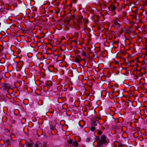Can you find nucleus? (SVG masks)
<instances>
[{
	"mask_svg": "<svg viewBox=\"0 0 147 147\" xmlns=\"http://www.w3.org/2000/svg\"><path fill=\"white\" fill-rule=\"evenodd\" d=\"M88 22V20L83 18L82 16H79L77 20V24L75 26L74 28L77 30L82 28V25L84 24L87 23Z\"/></svg>",
	"mask_w": 147,
	"mask_h": 147,
	"instance_id": "1",
	"label": "nucleus"
},
{
	"mask_svg": "<svg viewBox=\"0 0 147 147\" xmlns=\"http://www.w3.org/2000/svg\"><path fill=\"white\" fill-rule=\"evenodd\" d=\"M1 87L0 89H2L4 91H7L8 93V90L11 88L10 86L8 85L7 83H2L1 85Z\"/></svg>",
	"mask_w": 147,
	"mask_h": 147,
	"instance_id": "2",
	"label": "nucleus"
},
{
	"mask_svg": "<svg viewBox=\"0 0 147 147\" xmlns=\"http://www.w3.org/2000/svg\"><path fill=\"white\" fill-rule=\"evenodd\" d=\"M67 142L71 146L76 147L78 146V143L76 141H73L71 140H68Z\"/></svg>",
	"mask_w": 147,
	"mask_h": 147,
	"instance_id": "3",
	"label": "nucleus"
},
{
	"mask_svg": "<svg viewBox=\"0 0 147 147\" xmlns=\"http://www.w3.org/2000/svg\"><path fill=\"white\" fill-rule=\"evenodd\" d=\"M100 139V141H99V142H100L102 144V145L104 143H107L109 142H108L107 141V140H106L107 137L105 135H102Z\"/></svg>",
	"mask_w": 147,
	"mask_h": 147,
	"instance_id": "4",
	"label": "nucleus"
},
{
	"mask_svg": "<svg viewBox=\"0 0 147 147\" xmlns=\"http://www.w3.org/2000/svg\"><path fill=\"white\" fill-rule=\"evenodd\" d=\"M91 124L92 126L96 127H99L100 125L98 120H93L91 123Z\"/></svg>",
	"mask_w": 147,
	"mask_h": 147,
	"instance_id": "5",
	"label": "nucleus"
},
{
	"mask_svg": "<svg viewBox=\"0 0 147 147\" xmlns=\"http://www.w3.org/2000/svg\"><path fill=\"white\" fill-rule=\"evenodd\" d=\"M108 8L110 11L113 12L115 13V14H116V13L115 11L116 8V7L115 5L111 4L110 5V6L108 7Z\"/></svg>",
	"mask_w": 147,
	"mask_h": 147,
	"instance_id": "6",
	"label": "nucleus"
},
{
	"mask_svg": "<svg viewBox=\"0 0 147 147\" xmlns=\"http://www.w3.org/2000/svg\"><path fill=\"white\" fill-rule=\"evenodd\" d=\"M119 86V85L117 84H115L114 85H111L110 84V83H109L108 87L111 89H114L115 88H117Z\"/></svg>",
	"mask_w": 147,
	"mask_h": 147,
	"instance_id": "7",
	"label": "nucleus"
},
{
	"mask_svg": "<svg viewBox=\"0 0 147 147\" xmlns=\"http://www.w3.org/2000/svg\"><path fill=\"white\" fill-rule=\"evenodd\" d=\"M130 86L129 88H133V90H137L138 88V86L134 83L130 85Z\"/></svg>",
	"mask_w": 147,
	"mask_h": 147,
	"instance_id": "8",
	"label": "nucleus"
},
{
	"mask_svg": "<svg viewBox=\"0 0 147 147\" xmlns=\"http://www.w3.org/2000/svg\"><path fill=\"white\" fill-rule=\"evenodd\" d=\"M4 144H6V145H10L12 144V142L8 139H5L4 140Z\"/></svg>",
	"mask_w": 147,
	"mask_h": 147,
	"instance_id": "9",
	"label": "nucleus"
},
{
	"mask_svg": "<svg viewBox=\"0 0 147 147\" xmlns=\"http://www.w3.org/2000/svg\"><path fill=\"white\" fill-rule=\"evenodd\" d=\"M100 129V127H96L94 126H92L90 128V130L92 131H94L95 130H98V129Z\"/></svg>",
	"mask_w": 147,
	"mask_h": 147,
	"instance_id": "10",
	"label": "nucleus"
},
{
	"mask_svg": "<svg viewBox=\"0 0 147 147\" xmlns=\"http://www.w3.org/2000/svg\"><path fill=\"white\" fill-rule=\"evenodd\" d=\"M117 20V18H116V20H114L113 22V26H116L118 24V23Z\"/></svg>",
	"mask_w": 147,
	"mask_h": 147,
	"instance_id": "11",
	"label": "nucleus"
},
{
	"mask_svg": "<svg viewBox=\"0 0 147 147\" xmlns=\"http://www.w3.org/2000/svg\"><path fill=\"white\" fill-rule=\"evenodd\" d=\"M73 12V15H76V10L75 9H73L72 10H70V13L71 14Z\"/></svg>",
	"mask_w": 147,
	"mask_h": 147,
	"instance_id": "12",
	"label": "nucleus"
},
{
	"mask_svg": "<svg viewBox=\"0 0 147 147\" xmlns=\"http://www.w3.org/2000/svg\"><path fill=\"white\" fill-rule=\"evenodd\" d=\"M81 54L82 56L85 57H86L87 56V54L86 52L84 51H82Z\"/></svg>",
	"mask_w": 147,
	"mask_h": 147,
	"instance_id": "13",
	"label": "nucleus"
},
{
	"mask_svg": "<svg viewBox=\"0 0 147 147\" xmlns=\"http://www.w3.org/2000/svg\"><path fill=\"white\" fill-rule=\"evenodd\" d=\"M100 138L98 136H96L95 138V141H98V143L100 141Z\"/></svg>",
	"mask_w": 147,
	"mask_h": 147,
	"instance_id": "14",
	"label": "nucleus"
},
{
	"mask_svg": "<svg viewBox=\"0 0 147 147\" xmlns=\"http://www.w3.org/2000/svg\"><path fill=\"white\" fill-rule=\"evenodd\" d=\"M81 61V59H80L79 58L77 57L75 59V61L77 63H80Z\"/></svg>",
	"mask_w": 147,
	"mask_h": 147,
	"instance_id": "15",
	"label": "nucleus"
},
{
	"mask_svg": "<svg viewBox=\"0 0 147 147\" xmlns=\"http://www.w3.org/2000/svg\"><path fill=\"white\" fill-rule=\"evenodd\" d=\"M101 146H102V143L100 142H98L97 145L96 147H100Z\"/></svg>",
	"mask_w": 147,
	"mask_h": 147,
	"instance_id": "16",
	"label": "nucleus"
},
{
	"mask_svg": "<svg viewBox=\"0 0 147 147\" xmlns=\"http://www.w3.org/2000/svg\"><path fill=\"white\" fill-rule=\"evenodd\" d=\"M115 26L117 28H120L121 27V25L119 23L116 26Z\"/></svg>",
	"mask_w": 147,
	"mask_h": 147,
	"instance_id": "17",
	"label": "nucleus"
},
{
	"mask_svg": "<svg viewBox=\"0 0 147 147\" xmlns=\"http://www.w3.org/2000/svg\"><path fill=\"white\" fill-rule=\"evenodd\" d=\"M98 130L97 133L99 135H101L102 134V132L100 130Z\"/></svg>",
	"mask_w": 147,
	"mask_h": 147,
	"instance_id": "18",
	"label": "nucleus"
},
{
	"mask_svg": "<svg viewBox=\"0 0 147 147\" xmlns=\"http://www.w3.org/2000/svg\"><path fill=\"white\" fill-rule=\"evenodd\" d=\"M124 84H125V85H124V86H125V88H129V87H130V85H128V84H127V83H124Z\"/></svg>",
	"mask_w": 147,
	"mask_h": 147,
	"instance_id": "19",
	"label": "nucleus"
},
{
	"mask_svg": "<svg viewBox=\"0 0 147 147\" xmlns=\"http://www.w3.org/2000/svg\"><path fill=\"white\" fill-rule=\"evenodd\" d=\"M13 5L14 7H16L18 6V5L15 2L13 3Z\"/></svg>",
	"mask_w": 147,
	"mask_h": 147,
	"instance_id": "20",
	"label": "nucleus"
},
{
	"mask_svg": "<svg viewBox=\"0 0 147 147\" xmlns=\"http://www.w3.org/2000/svg\"><path fill=\"white\" fill-rule=\"evenodd\" d=\"M50 128L52 130H53L55 129V126H51L50 127Z\"/></svg>",
	"mask_w": 147,
	"mask_h": 147,
	"instance_id": "21",
	"label": "nucleus"
},
{
	"mask_svg": "<svg viewBox=\"0 0 147 147\" xmlns=\"http://www.w3.org/2000/svg\"><path fill=\"white\" fill-rule=\"evenodd\" d=\"M75 16H76L75 15H71V18L72 19H74L75 18Z\"/></svg>",
	"mask_w": 147,
	"mask_h": 147,
	"instance_id": "22",
	"label": "nucleus"
},
{
	"mask_svg": "<svg viewBox=\"0 0 147 147\" xmlns=\"http://www.w3.org/2000/svg\"><path fill=\"white\" fill-rule=\"evenodd\" d=\"M90 140V138H87L86 140V141L87 142H89V141Z\"/></svg>",
	"mask_w": 147,
	"mask_h": 147,
	"instance_id": "23",
	"label": "nucleus"
},
{
	"mask_svg": "<svg viewBox=\"0 0 147 147\" xmlns=\"http://www.w3.org/2000/svg\"><path fill=\"white\" fill-rule=\"evenodd\" d=\"M143 5L144 6L145 5H146V3L145 1L143 2Z\"/></svg>",
	"mask_w": 147,
	"mask_h": 147,
	"instance_id": "24",
	"label": "nucleus"
},
{
	"mask_svg": "<svg viewBox=\"0 0 147 147\" xmlns=\"http://www.w3.org/2000/svg\"><path fill=\"white\" fill-rule=\"evenodd\" d=\"M119 146L121 147H122V146H123V145L121 144V143H119Z\"/></svg>",
	"mask_w": 147,
	"mask_h": 147,
	"instance_id": "25",
	"label": "nucleus"
},
{
	"mask_svg": "<svg viewBox=\"0 0 147 147\" xmlns=\"http://www.w3.org/2000/svg\"><path fill=\"white\" fill-rule=\"evenodd\" d=\"M46 146H47L46 145L44 144L41 145V147H42V146L43 147H46Z\"/></svg>",
	"mask_w": 147,
	"mask_h": 147,
	"instance_id": "26",
	"label": "nucleus"
},
{
	"mask_svg": "<svg viewBox=\"0 0 147 147\" xmlns=\"http://www.w3.org/2000/svg\"><path fill=\"white\" fill-rule=\"evenodd\" d=\"M38 145L37 144H35L34 146V147H38Z\"/></svg>",
	"mask_w": 147,
	"mask_h": 147,
	"instance_id": "27",
	"label": "nucleus"
},
{
	"mask_svg": "<svg viewBox=\"0 0 147 147\" xmlns=\"http://www.w3.org/2000/svg\"><path fill=\"white\" fill-rule=\"evenodd\" d=\"M86 60V59H85V58H84L82 59H81V60H83V61H85Z\"/></svg>",
	"mask_w": 147,
	"mask_h": 147,
	"instance_id": "28",
	"label": "nucleus"
},
{
	"mask_svg": "<svg viewBox=\"0 0 147 147\" xmlns=\"http://www.w3.org/2000/svg\"><path fill=\"white\" fill-rule=\"evenodd\" d=\"M115 63L116 64H117L118 63V62L117 61H115Z\"/></svg>",
	"mask_w": 147,
	"mask_h": 147,
	"instance_id": "29",
	"label": "nucleus"
},
{
	"mask_svg": "<svg viewBox=\"0 0 147 147\" xmlns=\"http://www.w3.org/2000/svg\"><path fill=\"white\" fill-rule=\"evenodd\" d=\"M48 86V85H47V83H45V85L44 86Z\"/></svg>",
	"mask_w": 147,
	"mask_h": 147,
	"instance_id": "30",
	"label": "nucleus"
},
{
	"mask_svg": "<svg viewBox=\"0 0 147 147\" xmlns=\"http://www.w3.org/2000/svg\"><path fill=\"white\" fill-rule=\"evenodd\" d=\"M82 87H83V89H84L85 90H86V89H85V88L84 87V85H83V86H82Z\"/></svg>",
	"mask_w": 147,
	"mask_h": 147,
	"instance_id": "31",
	"label": "nucleus"
},
{
	"mask_svg": "<svg viewBox=\"0 0 147 147\" xmlns=\"http://www.w3.org/2000/svg\"><path fill=\"white\" fill-rule=\"evenodd\" d=\"M112 90H113V93H112V94H113L114 92H115V89H112ZM116 91H115V92Z\"/></svg>",
	"mask_w": 147,
	"mask_h": 147,
	"instance_id": "32",
	"label": "nucleus"
},
{
	"mask_svg": "<svg viewBox=\"0 0 147 147\" xmlns=\"http://www.w3.org/2000/svg\"><path fill=\"white\" fill-rule=\"evenodd\" d=\"M145 1H146V5H147V0H146Z\"/></svg>",
	"mask_w": 147,
	"mask_h": 147,
	"instance_id": "33",
	"label": "nucleus"
},
{
	"mask_svg": "<svg viewBox=\"0 0 147 147\" xmlns=\"http://www.w3.org/2000/svg\"><path fill=\"white\" fill-rule=\"evenodd\" d=\"M52 85H53V83H51V85H50V86H52Z\"/></svg>",
	"mask_w": 147,
	"mask_h": 147,
	"instance_id": "34",
	"label": "nucleus"
},
{
	"mask_svg": "<svg viewBox=\"0 0 147 147\" xmlns=\"http://www.w3.org/2000/svg\"><path fill=\"white\" fill-rule=\"evenodd\" d=\"M123 30H122L121 32V34L122 33H123Z\"/></svg>",
	"mask_w": 147,
	"mask_h": 147,
	"instance_id": "35",
	"label": "nucleus"
},
{
	"mask_svg": "<svg viewBox=\"0 0 147 147\" xmlns=\"http://www.w3.org/2000/svg\"><path fill=\"white\" fill-rule=\"evenodd\" d=\"M7 130L8 132H10V130H9V129H7Z\"/></svg>",
	"mask_w": 147,
	"mask_h": 147,
	"instance_id": "36",
	"label": "nucleus"
},
{
	"mask_svg": "<svg viewBox=\"0 0 147 147\" xmlns=\"http://www.w3.org/2000/svg\"><path fill=\"white\" fill-rule=\"evenodd\" d=\"M142 84L143 85H144V84H145L146 83H142Z\"/></svg>",
	"mask_w": 147,
	"mask_h": 147,
	"instance_id": "37",
	"label": "nucleus"
},
{
	"mask_svg": "<svg viewBox=\"0 0 147 147\" xmlns=\"http://www.w3.org/2000/svg\"><path fill=\"white\" fill-rule=\"evenodd\" d=\"M117 4H118V5H119V3H118Z\"/></svg>",
	"mask_w": 147,
	"mask_h": 147,
	"instance_id": "38",
	"label": "nucleus"
},
{
	"mask_svg": "<svg viewBox=\"0 0 147 147\" xmlns=\"http://www.w3.org/2000/svg\"><path fill=\"white\" fill-rule=\"evenodd\" d=\"M21 85V84L20 83V86Z\"/></svg>",
	"mask_w": 147,
	"mask_h": 147,
	"instance_id": "39",
	"label": "nucleus"
},
{
	"mask_svg": "<svg viewBox=\"0 0 147 147\" xmlns=\"http://www.w3.org/2000/svg\"><path fill=\"white\" fill-rule=\"evenodd\" d=\"M136 16H134V18H136Z\"/></svg>",
	"mask_w": 147,
	"mask_h": 147,
	"instance_id": "40",
	"label": "nucleus"
},
{
	"mask_svg": "<svg viewBox=\"0 0 147 147\" xmlns=\"http://www.w3.org/2000/svg\"><path fill=\"white\" fill-rule=\"evenodd\" d=\"M90 87V88H92L91 86H89Z\"/></svg>",
	"mask_w": 147,
	"mask_h": 147,
	"instance_id": "41",
	"label": "nucleus"
},
{
	"mask_svg": "<svg viewBox=\"0 0 147 147\" xmlns=\"http://www.w3.org/2000/svg\"><path fill=\"white\" fill-rule=\"evenodd\" d=\"M79 57L80 58V56H79Z\"/></svg>",
	"mask_w": 147,
	"mask_h": 147,
	"instance_id": "42",
	"label": "nucleus"
},
{
	"mask_svg": "<svg viewBox=\"0 0 147 147\" xmlns=\"http://www.w3.org/2000/svg\"><path fill=\"white\" fill-rule=\"evenodd\" d=\"M11 140H12V139L11 138Z\"/></svg>",
	"mask_w": 147,
	"mask_h": 147,
	"instance_id": "43",
	"label": "nucleus"
}]
</instances>
